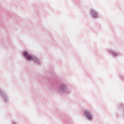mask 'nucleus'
<instances>
[{
  "mask_svg": "<svg viewBox=\"0 0 124 124\" xmlns=\"http://www.w3.org/2000/svg\"><path fill=\"white\" fill-rule=\"evenodd\" d=\"M24 56H25L29 61H32L33 60V57L29 54L28 51H25L23 53Z\"/></svg>",
  "mask_w": 124,
  "mask_h": 124,
  "instance_id": "nucleus-1",
  "label": "nucleus"
},
{
  "mask_svg": "<svg viewBox=\"0 0 124 124\" xmlns=\"http://www.w3.org/2000/svg\"><path fill=\"white\" fill-rule=\"evenodd\" d=\"M84 113L85 115H86V116L87 117L88 119H89V120H92V119H93V117L90 113V112H89L88 111L85 110Z\"/></svg>",
  "mask_w": 124,
  "mask_h": 124,
  "instance_id": "nucleus-2",
  "label": "nucleus"
},
{
  "mask_svg": "<svg viewBox=\"0 0 124 124\" xmlns=\"http://www.w3.org/2000/svg\"><path fill=\"white\" fill-rule=\"evenodd\" d=\"M91 13H92L93 17H97V16H98L97 13L95 11L92 10Z\"/></svg>",
  "mask_w": 124,
  "mask_h": 124,
  "instance_id": "nucleus-3",
  "label": "nucleus"
}]
</instances>
